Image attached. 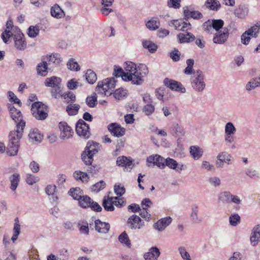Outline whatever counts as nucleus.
I'll list each match as a JSON object with an SVG mask.
<instances>
[{"label": "nucleus", "instance_id": "obj_1", "mask_svg": "<svg viewBox=\"0 0 260 260\" xmlns=\"http://www.w3.org/2000/svg\"><path fill=\"white\" fill-rule=\"evenodd\" d=\"M8 108L11 117L17 124L16 129L10 133L7 153L9 156H15L19 150V142L22 136L25 122L23 120L22 114L19 110L10 104H8Z\"/></svg>", "mask_w": 260, "mask_h": 260}, {"label": "nucleus", "instance_id": "obj_2", "mask_svg": "<svg viewBox=\"0 0 260 260\" xmlns=\"http://www.w3.org/2000/svg\"><path fill=\"white\" fill-rule=\"evenodd\" d=\"M148 74L147 67L144 64H140L138 69L131 74L124 75V81H131L133 84L141 85L143 82V78Z\"/></svg>", "mask_w": 260, "mask_h": 260}, {"label": "nucleus", "instance_id": "obj_3", "mask_svg": "<svg viewBox=\"0 0 260 260\" xmlns=\"http://www.w3.org/2000/svg\"><path fill=\"white\" fill-rule=\"evenodd\" d=\"M10 37L13 38L15 47L17 49L24 50L26 48V43L24 36L21 31L14 34L11 30L5 29V31L2 34V38L6 44L8 43L9 39Z\"/></svg>", "mask_w": 260, "mask_h": 260}, {"label": "nucleus", "instance_id": "obj_4", "mask_svg": "<svg viewBox=\"0 0 260 260\" xmlns=\"http://www.w3.org/2000/svg\"><path fill=\"white\" fill-rule=\"evenodd\" d=\"M61 79L56 76L47 78L44 82L46 87H51V94L54 98L57 99L61 95L62 87L61 86Z\"/></svg>", "mask_w": 260, "mask_h": 260}, {"label": "nucleus", "instance_id": "obj_5", "mask_svg": "<svg viewBox=\"0 0 260 260\" xmlns=\"http://www.w3.org/2000/svg\"><path fill=\"white\" fill-rule=\"evenodd\" d=\"M191 84L193 89L196 91L202 92L205 89L206 84L202 71L198 70L193 72V75L191 78Z\"/></svg>", "mask_w": 260, "mask_h": 260}, {"label": "nucleus", "instance_id": "obj_6", "mask_svg": "<svg viewBox=\"0 0 260 260\" xmlns=\"http://www.w3.org/2000/svg\"><path fill=\"white\" fill-rule=\"evenodd\" d=\"M116 81L114 78H107L103 81H99L96 86V91L104 95L109 92L111 94V90H112L116 86Z\"/></svg>", "mask_w": 260, "mask_h": 260}, {"label": "nucleus", "instance_id": "obj_7", "mask_svg": "<svg viewBox=\"0 0 260 260\" xmlns=\"http://www.w3.org/2000/svg\"><path fill=\"white\" fill-rule=\"evenodd\" d=\"M31 111L34 117L38 120H44L48 116L47 106L40 102H35L31 106Z\"/></svg>", "mask_w": 260, "mask_h": 260}, {"label": "nucleus", "instance_id": "obj_8", "mask_svg": "<svg viewBox=\"0 0 260 260\" xmlns=\"http://www.w3.org/2000/svg\"><path fill=\"white\" fill-rule=\"evenodd\" d=\"M76 131L77 135L85 139H88L90 136L89 126L83 119H79L76 125Z\"/></svg>", "mask_w": 260, "mask_h": 260}, {"label": "nucleus", "instance_id": "obj_9", "mask_svg": "<svg viewBox=\"0 0 260 260\" xmlns=\"http://www.w3.org/2000/svg\"><path fill=\"white\" fill-rule=\"evenodd\" d=\"M127 224L132 230H140L145 226V222L139 216L133 214L128 217Z\"/></svg>", "mask_w": 260, "mask_h": 260}, {"label": "nucleus", "instance_id": "obj_10", "mask_svg": "<svg viewBox=\"0 0 260 260\" xmlns=\"http://www.w3.org/2000/svg\"><path fill=\"white\" fill-rule=\"evenodd\" d=\"M229 37V32L228 29L224 28L222 30H220L214 34L213 42L215 44H223L226 42Z\"/></svg>", "mask_w": 260, "mask_h": 260}, {"label": "nucleus", "instance_id": "obj_11", "mask_svg": "<svg viewBox=\"0 0 260 260\" xmlns=\"http://www.w3.org/2000/svg\"><path fill=\"white\" fill-rule=\"evenodd\" d=\"M59 128L60 131V138L61 139H68L72 137L74 134L73 131L66 122H60L59 124Z\"/></svg>", "mask_w": 260, "mask_h": 260}, {"label": "nucleus", "instance_id": "obj_12", "mask_svg": "<svg viewBox=\"0 0 260 260\" xmlns=\"http://www.w3.org/2000/svg\"><path fill=\"white\" fill-rule=\"evenodd\" d=\"M108 129L112 135L117 138L123 136L125 133V129L117 123H112L109 124Z\"/></svg>", "mask_w": 260, "mask_h": 260}, {"label": "nucleus", "instance_id": "obj_13", "mask_svg": "<svg viewBox=\"0 0 260 260\" xmlns=\"http://www.w3.org/2000/svg\"><path fill=\"white\" fill-rule=\"evenodd\" d=\"M169 25L174 26L175 29L178 30L186 31L191 28L189 22L184 21L182 20H174L169 23Z\"/></svg>", "mask_w": 260, "mask_h": 260}, {"label": "nucleus", "instance_id": "obj_14", "mask_svg": "<svg viewBox=\"0 0 260 260\" xmlns=\"http://www.w3.org/2000/svg\"><path fill=\"white\" fill-rule=\"evenodd\" d=\"M164 83L166 86L172 90H175L182 93L185 92V88L183 87L182 84L178 81L165 78L164 80Z\"/></svg>", "mask_w": 260, "mask_h": 260}, {"label": "nucleus", "instance_id": "obj_15", "mask_svg": "<svg viewBox=\"0 0 260 260\" xmlns=\"http://www.w3.org/2000/svg\"><path fill=\"white\" fill-rule=\"evenodd\" d=\"M166 159L159 155L155 154L149 156L147 161L149 163H152L160 169H163L165 167Z\"/></svg>", "mask_w": 260, "mask_h": 260}, {"label": "nucleus", "instance_id": "obj_16", "mask_svg": "<svg viewBox=\"0 0 260 260\" xmlns=\"http://www.w3.org/2000/svg\"><path fill=\"white\" fill-rule=\"evenodd\" d=\"M172 222L170 217L161 218L153 224V228L159 232L164 231Z\"/></svg>", "mask_w": 260, "mask_h": 260}, {"label": "nucleus", "instance_id": "obj_17", "mask_svg": "<svg viewBox=\"0 0 260 260\" xmlns=\"http://www.w3.org/2000/svg\"><path fill=\"white\" fill-rule=\"evenodd\" d=\"M160 254L159 249L156 247H152L144 254V258L145 260H158Z\"/></svg>", "mask_w": 260, "mask_h": 260}, {"label": "nucleus", "instance_id": "obj_18", "mask_svg": "<svg viewBox=\"0 0 260 260\" xmlns=\"http://www.w3.org/2000/svg\"><path fill=\"white\" fill-rule=\"evenodd\" d=\"M95 230L101 234H106L110 230V225L108 223L101 221L97 219L94 221Z\"/></svg>", "mask_w": 260, "mask_h": 260}, {"label": "nucleus", "instance_id": "obj_19", "mask_svg": "<svg viewBox=\"0 0 260 260\" xmlns=\"http://www.w3.org/2000/svg\"><path fill=\"white\" fill-rule=\"evenodd\" d=\"M99 144L94 142H88L84 151L87 153L88 155H91L92 157L99 151Z\"/></svg>", "mask_w": 260, "mask_h": 260}, {"label": "nucleus", "instance_id": "obj_20", "mask_svg": "<svg viewBox=\"0 0 260 260\" xmlns=\"http://www.w3.org/2000/svg\"><path fill=\"white\" fill-rule=\"evenodd\" d=\"M118 197H105L103 201V206L104 209L107 211H113L115 208L113 206V200H117Z\"/></svg>", "mask_w": 260, "mask_h": 260}, {"label": "nucleus", "instance_id": "obj_21", "mask_svg": "<svg viewBox=\"0 0 260 260\" xmlns=\"http://www.w3.org/2000/svg\"><path fill=\"white\" fill-rule=\"evenodd\" d=\"M250 241L253 246H255L260 241V224H257L253 228Z\"/></svg>", "mask_w": 260, "mask_h": 260}, {"label": "nucleus", "instance_id": "obj_22", "mask_svg": "<svg viewBox=\"0 0 260 260\" xmlns=\"http://www.w3.org/2000/svg\"><path fill=\"white\" fill-rule=\"evenodd\" d=\"M199 207L197 205H193L191 207L190 219L193 223H199L202 221L201 218L199 216Z\"/></svg>", "mask_w": 260, "mask_h": 260}, {"label": "nucleus", "instance_id": "obj_23", "mask_svg": "<svg viewBox=\"0 0 260 260\" xmlns=\"http://www.w3.org/2000/svg\"><path fill=\"white\" fill-rule=\"evenodd\" d=\"M50 13L52 17L57 19L63 18L65 16L64 11L57 4L52 7Z\"/></svg>", "mask_w": 260, "mask_h": 260}, {"label": "nucleus", "instance_id": "obj_24", "mask_svg": "<svg viewBox=\"0 0 260 260\" xmlns=\"http://www.w3.org/2000/svg\"><path fill=\"white\" fill-rule=\"evenodd\" d=\"M28 136L32 142L40 143L43 139V135L38 129H31Z\"/></svg>", "mask_w": 260, "mask_h": 260}, {"label": "nucleus", "instance_id": "obj_25", "mask_svg": "<svg viewBox=\"0 0 260 260\" xmlns=\"http://www.w3.org/2000/svg\"><path fill=\"white\" fill-rule=\"evenodd\" d=\"M258 87H260V77H255L247 82L245 88L247 91H250Z\"/></svg>", "mask_w": 260, "mask_h": 260}, {"label": "nucleus", "instance_id": "obj_26", "mask_svg": "<svg viewBox=\"0 0 260 260\" xmlns=\"http://www.w3.org/2000/svg\"><path fill=\"white\" fill-rule=\"evenodd\" d=\"M177 38L181 43L191 42L195 39L194 36L190 32L186 34L180 33L177 35Z\"/></svg>", "mask_w": 260, "mask_h": 260}, {"label": "nucleus", "instance_id": "obj_27", "mask_svg": "<svg viewBox=\"0 0 260 260\" xmlns=\"http://www.w3.org/2000/svg\"><path fill=\"white\" fill-rule=\"evenodd\" d=\"M170 130L173 135H175L177 137H181L185 133L183 128L176 122L173 123Z\"/></svg>", "mask_w": 260, "mask_h": 260}, {"label": "nucleus", "instance_id": "obj_28", "mask_svg": "<svg viewBox=\"0 0 260 260\" xmlns=\"http://www.w3.org/2000/svg\"><path fill=\"white\" fill-rule=\"evenodd\" d=\"M47 70L48 64L46 61H42L37 66V74L40 76H46L48 73Z\"/></svg>", "mask_w": 260, "mask_h": 260}, {"label": "nucleus", "instance_id": "obj_29", "mask_svg": "<svg viewBox=\"0 0 260 260\" xmlns=\"http://www.w3.org/2000/svg\"><path fill=\"white\" fill-rule=\"evenodd\" d=\"M165 166L173 170L178 169L180 171L182 170L183 167V165H179L175 159L170 157L166 159Z\"/></svg>", "mask_w": 260, "mask_h": 260}, {"label": "nucleus", "instance_id": "obj_30", "mask_svg": "<svg viewBox=\"0 0 260 260\" xmlns=\"http://www.w3.org/2000/svg\"><path fill=\"white\" fill-rule=\"evenodd\" d=\"M184 16L185 19H188L189 18L193 19H200L203 17L202 14L198 11H190L188 9L184 10Z\"/></svg>", "mask_w": 260, "mask_h": 260}, {"label": "nucleus", "instance_id": "obj_31", "mask_svg": "<svg viewBox=\"0 0 260 260\" xmlns=\"http://www.w3.org/2000/svg\"><path fill=\"white\" fill-rule=\"evenodd\" d=\"M117 165L121 167H125L131 169V166L132 165V161L125 156H119L117 158L116 161Z\"/></svg>", "mask_w": 260, "mask_h": 260}, {"label": "nucleus", "instance_id": "obj_32", "mask_svg": "<svg viewBox=\"0 0 260 260\" xmlns=\"http://www.w3.org/2000/svg\"><path fill=\"white\" fill-rule=\"evenodd\" d=\"M202 149L198 146H192L190 147V153L194 159H199L203 155Z\"/></svg>", "mask_w": 260, "mask_h": 260}, {"label": "nucleus", "instance_id": "obj_33", "mask_svg": "<svg viewBox=\"0 0 260 260\" xmlns=\"http://www.w3.org/2000/svg\"><path fill=\"white\" fill-rule=\"evenodd\" d=\"M234 14L238 18L243 19L247 16L248 10L246 7H239L234 11Z\"/></svg>", "mask_w": 260, "mask_h": 260}, {"label": "nucleus", "instance_id": "obj_34", "mask_svg": "<svg viewBox=\"0 0 260 260\" xmlns=\"http://www.w3.org/2000/svg\"><path fill=\"white\" fill-rule=\"evenodd\" d=\"M231 197H232V193L230 191L221 192L218 197V202L222 203L229 204Z\"/></svg>", "mask_w": 260, "mask_h": 260}, {"label": "nucleus", "instance_id": "obj_35", "mask_svg": "<svg viewBox=\"0 0 260 260\" xmlns=\"http://www.w3.org/2000/svg\"><path fill=\"white\" fill-rule=\"evenodd\" d=\"M10 180L11 182L10 189L12 191H15L20 181V175L17 173L14 174L10 177Z\"/></svg>", "mask_w": 260, "mask_h": 260}, {"label": "nucleus", "instance_id": "obj_36", "mask_svg": "<svg viewBox=\"0 0 260 260\" xmlns=\"http://www.w3.org/2000/svg\"><path fill=\"white\" fill-rule=\"evenodd\" d=\"M73 176L76 180H81L82 182H87L89 177L87 173L81 171H75Z\"/></svg>", "mask_w": 260, "mask_h": 260}, {"label": "nucleus", "instance_id": "obj_37", "mask_svg": "<svg viewBox=\"0 0 260 260\" xmlns=\"http://www.w3.org/2000/svg\"><path fill=\"white\" fill-rule=\"evenodd\" d=\"M47 59L50 63L59 65L62 61L60 55L58 53H54L46 56Z\"/></svg>", "mask_w": 260, "mask_h": 260}, {"label": "nucleus", "instance_id": "obj_38", "mask_svg": "<svg viewBox=\"0 0 260 260\" xmlns=\"http://www.w3.org/2000/svg\"><path fill=\"white\" fill-rule=\"evenodd\" d=\"M79 205L83 208H86L89 207L91 199L87 196H82L79 200Z\"/></svg>", "mask_w": 260, "mask_h": 260}, {"label": "nucleus", "instance_id": "obj_39", "mask_svg": "<svg viewBox=\"0 0 260 260\" xmlns=\"http://www.w3.org/2000/svg\"><path fill=\"white\" fill-rule=\"evenodd\" d=\"M205 6L210 10L217 11L220 7V4L217 0H207Z\"/></svg>", "mask_w": 260, "mask_h": 260}, {"label": "nucleus", "instance_id": "obj_40", "mask_svg": "<svg viewBox=\"0 0 260 260\" xmlns=\"http://www.w3.org/2000/svg\"><path fill=\"white\" fill-rule=\"evenodd\" d=\"M225 155H226V152L225 151L221 152L217 155V160L215 163L217 168H222L223 167Z\"/></svg>", "mask_w": 260, "mask_h": 260}, {"label": "nucleus", "instance_id": "obj_41", "mask_svg": "<svg viewBox=\"0 0 260 260\" xmlns=\"http://www.w3.org/2000/svg\"><path fill=\"white\" fill-rule=\"evenodd\" d=\"M69 193L73 198L74 199L76 200H79V199L83 194L82 190L79 187L71 188L70 190Z\"/></svg>", "mask_w": 260, "mask_h": 260}, {"label": "nucleus", "instance_id": "obj_42", "mask_svg": "<svg viewBox=\"0 0 260 260\" xmlns=\"http://www.w3.org/2000/svg\"><path fill=\"white\" fill-rule=\"evenodd\" d=\"M159 21L156 18H152L146 24L147 27L150 30H155L159 27Z\"/></svg>", "mask_w": 260, "mask_h": 260}, {"label": "nucleus", "instance_id": "obj_43", "mask_svg": "<svg viewBox=\"0 0 260 260\" xmlns=\"http://www.w3.org/2000/svg\"><path fill=\"white\" fill-rule=\"evenodd\" d=\"M86 103L90 108L94 107L97 104V95L93 93L91 95L88 96L86 99Z\"/></svg>", "mask_w": 260, "mask_h": 260}, {"label": "nucleus", "instance_id": "obj_44", "mask_svg": "<svg viewBox=\"0 0 260 260\" xmlns=\"http://www.w3.org/2000/svg\"><path fill=\"white\" fill-rule=\"evenodd\" d=\"M87 81L91 84H93L97 80L96 74L91 70H88L85 74Z\"/></svg>", "mask_w": 260, "mask_h": 260}, {"label": "nucleus", "instance_id": "obj_45", "mask_svg": "<svg viewBox=\"0 0 260 260\" xmlns=\"http://www.w3.org/2000/svg\"><path fill=\"white\" fill-rule=\"evenodd\" d=\"M119 242L122 244L125 245L127 247L130 248L131 246V241L127 234L124 232L122 233L118 237Z\"/></svg>", "mask_w": 260, "mask_h": 260}, {"label": "nucleus", "instance_id": "obj_46", "mask_svg": "<svg viewBox=\"0 0 260 260\" xmlns=\"http://www.w3.org/2000/svg\"><path fill=\"white\" fill-rule=\"evenodd\" d=\"M142 45L144 48L147 49L151 53L155 52L157 49V45L149 41H143Z\"/></svg>", "mask_w": 260, "mask_h": 260}, {"label": "nucleus", "instance_id": "obj_47", "mask_svg": "<svg viewBox=\"0 0 260 260\" xmlns=\"http://www.w3.org/2000/svg\"><path fill=\"white\" fill-rule=\"evenodd\" d=\"M80 107L78 104H70L67 107L66 110L69 115H75L78 113Z\"/></svg>", "mask_w": 260, "mask_h": 260}, {"label": "nucleus", "instance_id": "obj_48", "mask_svg": "<svg viewBox=\"0 0 260 260\" xmlns=\"http://www.w3.org/2000/svg\"><path fill=\"white\" fill-rule=\"evenodd\" d=\"M124 68L126 71V72H125L126 74H131L138 69V67L137 68L136 64L131 61L125 62Z\"/></svg>", "mask_w": 260, "mask_h": 260}, {"label": "nucleus", "instance_id": "obj_49", "mask_svg": "<svg viewBox=\"0 0 260 260\" xmlns=\"http://www.w3.org/2000/svg\"><path fill=\"white\" fill-rule=\"evenodd\" d=\"M260 26L258 25H254L251 26L248 30H246V31L250 35V36L254 38H256L258 36V34L259 31Z\"/></svg>", "mask_w": 260, "mask_h": 260}, {"label": "nucleus", "instance_id": "obj_50", "mask_svg": "<svg viewBox=\"0 0 260 260\" xmlns=\"http://www.w3.org/2000/svg\"><path fill=\"white\" fill-rule=\"evenodd\" d=\"M178 252L183 260H191L189 253L186 251L184 247L180 246L178 248Z\"/></svg>", "mask_w": 260, "mask_h": 260}, {"label": "nucleus", "instance_id": "obj_51", "mask_svg": "<svg viewBox=\"0 0 260 260\" xmlns=\"http://www.w3.org/2000/svg\"><path fill=\"white\" fill-rule=\"evenodd\" d=\"M187 67L184 69V73L186 75H191L193 73V66L194 60L192 59H188L186 60Z\"/></svg>", "mask_w": 260, "mask_h": 260}, {"label": "nucleus", "instance_id": "obj_52", "mask_svg": "<svg viewBox=\"0 0 260 260\" xmlns=\"http://www.w3.org/2000/svg\"><path fill=\"white\" fill-rule=\"evenodd\" d=\"M236 132V129L233 123L229 122H228L225 126V134H228L229 135H234Z\"/></svg>", "mask_w": 260, "mask_h": 260}, {"label": "nucleus", "instance_id": "obj_53", "mask_svg": "<svg viewBox=\"0 0 260 260\" xmlns=\"http://www.w3.org/2000/svg\"><path fill=\"white\" fill-rule=\"evenodd\" d=\"M113 75L116 77H121L122 80H124V75H126V74L123 72V69L119 66H114Z\"/></svg>", "mask_w": 260, "mask_h": 260}, {"label": "nucleus", "instance_id": "obj_54", "mask_svg": "<svg viewBox=\"0 0 260 260\" xmlns=\"http://www.w3.org/2000/svg\"><path fill=\"white\" fill-rule=\"evenodd\" d=\"M106 183L103 181H100V182L95 183V184L93 185L91 187V190L92 191H93L94 192H98L104 188L105 187Z\"/></svg>", "mask_w": 260, "mask_h": 260}, {"label": "nucleus", "instance_id": "obj_55", "mask_svg": "<svg viewBox=\"0 0 260 260\" xmlns=\"http://www.w3.org/2000/svg\"><path fill=\"white\" fill-rule=\"evenodd\" d=\"M211 22L212 28L215 29L217 32L219 31V29L222 27L224 24V22L221 19H213Z\"/></svg>", "mask_w": 260, "mask_h": 260}, {"label": "nucleus", "instance_id": "obj_56", "mask_svg": "<svg viewBox=\"0 0 260 260\" xmlns=\"http://www.w3.org/2000/svg\"><path fill=\"white\" fill-rule=\"evenodd\" d=\"M154 110L155 107L152 103L147 104L142 109L143 112L147 116L151 115L154 112Z\"/></svg>", "mask_w": 260, "mask_h": 260}, {"label": "nucleus", "instance_id": "obj_57", "mask_svg": "<svg viewBox=\"0 0 260 260\" xmlns=\"http://www.w3.org/2000/svg\"><path fill=\"white\" fill-rule=\"evenodd\" d=\"M67 66L68 69L71 71H78L80 70L79 64L73 58H71L69 60L67 63Z\"/></svg>", "mask_w": 260, "mask_h": 260}, {"label": "nucleus", "instance_id": "obj_58", "mask_svg": "<svg viewBox=\"0 0 260 260\" xmlns=\"http://www.w3.org/2000/svg\"><path fill=\"white\" fill-rule=\"evenodd\" d=\"M39 181V178L35 175L28 174L26 175V181L29 185H32Z\"/></svg>", "mask_w": 260, "mask_h": 260}, {"label": "nucleus", "instance_id": "obj_59", "mask_svg": "<svg viewBox=\"0 0 260 260\" xmlns=\"http://www.w3.org/2000/svg\"><path fill=\"white\" fill-rule=\"evenodd\" d=\"M126 94L125 90L123 88H119L116 89L113 93V96L116 99L120 100L124 97Z\"/></svg>", "mask_w": 260, "mask_h": 260}, {"label": "nucleus", "instance_id": "obj_60", "mask_svg": "<svg viewBox=\"0 0 260 260\" xmlns=\"http://www.w3.org/2000/svg\"><path fill=\"white\" fill-rule=\"evenodd\" d=\"M39 31L37 26H30L28 29L27 34L30 38H35L38 35Z\"/></svg>", "mask_w": 260, "mask_h": 260}, {"label": "nucleus", "instance_id": "obj_61", "mask_svg": "<svg viewBox=\"0 0 260 260\" xmlns=\"http://www.w3.org/2000/svg\"><path fill=\"white\" fill-rule=\"evenodd\" d=\"M82 159L86 165H91L93 161V157L84 151L82 154Z\"/></svg>", "mask_w": 260, "mask_h": 260}, {"label": "nucleus", "instance_id": "obj_62", "mask_svg": "<svg viewBox=\"0 0 260 260\" xmlns=\"http://www.w3.org/2000/svg\"><path fill=\"white\" fill-rule=\"evenodd\" d=\"M229 220L231 225L236 226L240 222V217L238 214H234L230 217Z\"/></svg>", "mask_w": 260, "mask_h": 260}, {"label": "nucleus", "instance_id": "obj_63", "mask_svg": "<svg viewBox=\"0 0 260 260\" xmlns=\"http://www.w3.org/2000/svg\"><path fill=\"white\" fill-rule=\"evenodd\" d=\"M114 190L115 193L119 197L122 196L125 192L124 186L119 184H115L114 187Z\"/></svg>", "mask_w": 260, "mask_h": 260}, {"label": "nucleus", "instance_id": "obj_64", "mask_svg": "<svg viewBox=\"0 0 260 260\" xmlns=\"http://www.w3.org/2000/svg\"><path fill=\"white\" fill-rule=\"evenodd\" d=\"M4 260H16V256L12 251L6 250L3 254Z\"/></svg>", "mask_w": 260, "mask_h": 260}]
</instances>
